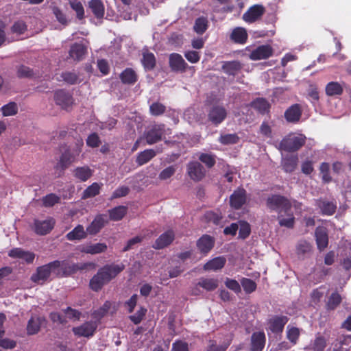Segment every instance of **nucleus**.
<instances>
[{"label":"nucleus","mask_w":351,"mask_h":351,"mask_svg":"<svg viewBox=\"0 0 351 351\" xmlns=\"http://www.w3.org/2000/svg\"><path fill=\"white\" fill-rule=\"evenodd\" d=\"M125 269L123 264H107L97 271L90 280L89 287L98 292Z\"/></svg>","instance_id":"obj_1"},{"label":"nucleus","mask_w":351,"mask_h":351,"mask_svg":"<svg viewBox=\"0 0 351 351\" xmlns=\"http://www.w3.org/2000/svg\"><path fill=\"white\" fill-rule=\"evenodd\" d=\"M83 145L82 140H80L78 141L75 145L66 147L62 153L58 163L55 166V169L64 171L73 162H75L80 154L82 152Z\"/></svg>","instance_id":"obj_2"},{"label":"nucleus","mask_w":351,"mask_h":351,"mask_svg":"<svg viewBox=\"0 0 351 351\" xmlns=\"http://www.w3.org/2000/svg\"><path fill=\"white\" fill-rule=\"evenodd\" d=\"M267 207L272 211H276L278 215L282 213H287L291 209L290 200L281 195L274 194L269 196L266 199Z\"/></svg>","instance_id":"obj_3"},{"label":"nucleus","mask_w":351,"mask_h":351,"mask_svg":"<svg viewBox=\"0 0 351 351\" xmlns=\"http://www.w3.org/2000/svg\"><path fill=\"white\" fill-rule=\"evenodd\" d=\"M305 143L306 137L304 135L289 134L281 140L278 149L288 152H294L304 146Z\"/></svg>","instance_id":"obj_4"},{"label":"nucleus","mask_w":351,"mask_h":351,"mask_svg":"<svg viewBox=\"0 0 351 351\" xmlns=\"http://www.w3.org/2000/svg\"><path fill=\"white\" fill-rule=\"evenodd\" d=\"M58 265V261L56 260L37 267L36 272L31 277L32 280L37 284H43L48 280L51 273L56 274Z\"/></svg>","instance_id":"obj_5"},{"label":"nucleus","mask_w":351,"mask_h":351,"mask_svg":"<svg viewBox=\"0 0 351 351\" xmlns=\"http://www.w3.org/2000/svg\"><path fill=\"white\" fill-rule=\"evenodd\" d=\"M58 269H56V276L58 278L69 276L79 270H84L86 268V264L70 263L67 261H58Z\"/></svg>","instance_id":"obj_6"},{"label":"nucleus","mask_w":351,"mask_h":351,"mask_svg":"<svg viewBox=\"0 0 351 351\" xmlns=\"http://www.w3.org/2000/svg\"><path fill=\"white\" fill-rule=\"evenodd\" d=\"M288 322L289 317L286 315H274L267 321L268 330L274 334L280 335Z\"/></svg>","instance_id":"obj_7"},{"label":"nucleus","mask_w":351,"mask_h":351,"mask_svg":"<svg viewBox=\"0 0 351 351\" xmlns=\"http://www.w3.org/2000/svg\"><path fill=\"white\" fill-rule=\"evenodd\" d=\"M55 223V220L51 217L45 220L34 219L32 228L36 234L46 235L53 230Z\"/></svg>","instance_id":"obj_8"},{"label":"nucleus","mask_w":351,"mask_h":351,"mask_svg":"<svg viewBox=\"0 0 351 351\" xmlns=\"http://www.w3.org/2000/svg\"><path fill=\"white\" fill-rule=\"evenodd\" d=\"M97 327V322L88 321L79 326L73 327L72 330L76 336L89 338L95 335Z\"/></svg>","instance_id":"obj_9"},{"label":"nucleus","mask_w":351,"mask_h":351,"mask_svg":"<svg viewBox=\"0 0 351 351\" xmlns=\"http://www.w3.org/2000/svg\"><path fill=\"white\" fill-rule=\"evenodd\" d=\"M227 114V110L223 106L215 105L210 108L208 113V120L213 125H218L226 119Z\"/></svg>","instance_id":"obj_10"},{"label":"nucleus","mask_w":351,"mask_h":351,"mask_svg":"<svg viewBox=\"0 0 351 351\" xmlns=\"http://www.w3.org/2000/svg\"><path fill=\"white\" fill-rule=\"evenodd\" d=\"M187 173L194 182L201 181L206 175L203 165L197 161H191L186 166Z\"/></svg>","instance_id":"obj_11"},{"label":"nucleus","mask_w":351,"mask_h":351,"mask_svg":"<svg viewBox=\"0 0 351 351\" xmlns=\"http://www.w3.org/2000/svg\"><path fill=\"white\" fill-rule=\"evenodd\" d=\"M54 101L56 105L60 106L64 110H67L74 103L72 95L63 89L58 90L54 93Z\"/></svg>","instance_id":"obj_12"},{"label":"nucleus","mask_w":351,"mask_h":351,"mask_svg":"<svg viewBox=\"0 0 351 351\" xmlns=\"http://www.w3.org/2000/svg\"><path fill=\"white\" fill-rule=\"evenodd\" d=\"M265 12V8L263 5L255 4L250 7L243 14V19L248 23H252L259 20Z\"/></svg>","instance_id":"obj_13"},{"label":"nucleus","mask_w":351,"mask_h":351,"mask_svg":"<svg viewBox=\"0 0 351 351\" xmlns=\"http://www.w3.org/2000/svg\"><path fill=\"white\" fill-rule=\"evenodd\" d=\"M109 222L108 217L104 214H99L95 216L93 221L86 228V231L90 235H95Z\"/></svg>","instance_id":"obj_14"},{"label":"nucleus","mask_w":351,"mask_h":351,"mask_svg":"<svg viewBox=\"0 0 351 351\" xmlns=\"http://www.w3.org/2000/svg\"><path fill=\"white\" fill-rule=\"evenodd\" d=\"M47 319L43 316L34 315L27 322L26 330L28 335L38 334L43 326L46 325Z\"/></svg>","instance_id":"obj_15"},{"label":"nucleus","mask_w":351,"mask_h":351,"mask_svg":"<svg viewBox=\"0 0 351 351\" xmlns=\"http://www.w3.org/2000/svg\"><path fill=\"white\" fill-rule=\"evenodd\" d=\"M169 64L171 71L176 73H184L188 66L182 56L177 53L170 54L169 58Z\"/></svg>","instance_id":"obj_16"},{"label":"nucleus","mask_w":351,"mask_h":351,"mask_svg":"<svg viewBox=\"0 0 351 351\" xmlns=\"http://www.w3.org/2000/svg\"><path fill=\"white\" fill-rule=\"evenodd\" d=\"M246 199V191L243 188H239L230 195V205L234 209L239 210L245 204Z\"/></svg>","instance_id":"obj_17"},{"label":"nucleus","mask_w":351,"mask_h":351,"mask_svg":"<svg viewBox=\"0 0 351 351\" xmlns=\"http://www.w3.org/2000/svg\"><path fill=\"white\" fill-rule=\"evenodd\" d=\"M274 50L269 45H260L254 49L250 54L252 60L267 59L273 55Z\"/></svg>","instance_id":"obj_18"},{"label":"nucleus","mask_w":351,"mask_h":351,"mask_svg":"<svg viewBox=\"0 0 351 351\" xmlns=\"http://www.w3.org/2000/svg\"><path fill=\"white\" fill-rule=\"evenodd\" d=\"M302 110L300 104H295L289 107L285 112V118L289 123H298L302 117Z\"/></svg>","instance_id":"obj_19"},{"label":"nucleus","mask_w":351,"mask_h":351,"mask_svg":"<svg viewBox=\"0 0 351 351\" xmlns=\"http://www.w3.org/2000/svg\"><path fill=\"white\" fill-rule=\"evenodd\" d=\"M175 239V233L169 230L162 233L155 241L153 247L156 250L163 249L169 245Z\"/></svg>","instance_id":"obj_20"},{"label":"nucleus","mask_w":351,"mask_h":351,"mask_svg":"<svg viewBox=\"0 0 351 351\" xmlns=\"http://www.w3.org/2000/svg\"><path fill=\"white\" fill-rule=\"evenodd\" d=\"M196 245L199 252L206 255L213 248L215 240L211 236L204 234L197 241Z\"/></svg>","instance_id":"obj_21"},{"label":"nucleus","mask_w":351,"mask_h":351,"mask_svg":"<svg viewBox=\"0 0 351 351\" xmlns=\"http://www.w3.org/2000/svg\"><path fill=\"white\" fill-rule=\"evenodd\" d=\"M163 124L156 125L149 130L145 134V139L147 143L149 145H153L162 139V136L164 134Z\"/></svg>","instance_id":"obj_22"},{"label":"nucleus","mask_w":351,"mask_h":351,"mask_svg":"<svg viewBox=\"0 0 351 351\" xmlns=\"http://www.w3.org/2000/svg\"><path fill=\"white\" fill-rule=\"evenodd\" d=\"M219 281L215 278H200L196 285V287L193 290V295L198 294L197 287H200L207 291H213L218 287Z\"/></svg>","instance_id":"obj_23"},{"label":"nucleus","mask_w":351,"mask_h":351,"mask_svg":"<svg viewBox=\"0 0 351 351\" xmlns=\"http://www.w3.org/2000/svg\"><path fill=\"white\" fill-rule=\"evenodd\" d=\"M315 241L319 251H323L328 247V235L327 230L324 227H317L315 232Z\"/></svg>","instance_id":"obj_24"},{"label":"nucleus","mask_w":351,"mask_h":351,"mask_svg":"<svg viewBox=\"0 0 351 351\" xmlns=\"http://www.w3.org/2000/svg\"><path fill=\"white\" fill-rule=\"evenodd\" d=\"M265 341L266 337L263 331L254 332L251 337V351H262Z\"/></svg>","instance_id":"obj_25"},{"label":"nucleus","mask_w":351,"mask_h":351,"mask_svg":"<svg viewBox=\"0 0 351 351\" xmlns=\"http://www.w3.org/2000/svg\"><path fill=\"white\" fill-rule=\"evenodd\" d=\"M250 106L261 114H268L271 108V104L269 101L263 97L254 99L250 103Z\"/></svg>","instance_id":"obj_26"},{"label":"nucleus","mask_w":351,"mask_h":351,"mask_svg":"<svg viewBox=\"0 0 351 351\" xmlns=\"http://www.w3.org/2000/svg\"><path fill=\"white\" fill-rule=\"evenodd\" d=\"M316 206L320 209L324 215H332L337 210V204L335 202H330L322 199L316 200Z\"/></svg>","instance_id":"obj_27"},{"label":"nucleus","mask_w":351,"mask_h":351,"mask_svg":"<svg viewBox=\"0 0 351 351\" xmlns=\"http://www.w3.org/2000/svg\"><path fill=\"white\" fill-rule=\"evenodd\" d=\"M87 53V47L83 43H75L71 46L69 56L73 60L81 61Z\"/></svg>","instance_id":"obj_28"},{"label":"nucleus","mask_w":351,"mask_h":351,"mask_svg":"<svg viewBox=\"0 0 351 351\" xmlns=\"http://www.w3.org/2000/svg\"><path fill=\"white\" fill-rule=\"evenodd\" d=\"M9 256L12 258L24 260L28 264L32 263L35 258L34 253L25 251L21 248H14L11 250L9 252Z\"/></svg>","instance_id":"obj_29"},{"label":"nucleus","mask_w":351,"mask_h":351,"mask_svg":"<svg viewBox=\"0 0 351 351\" xmlns=\"http://www.w3.org/2000/svg\"><path fill=\"white\" fill-rule=\"evenodd\" d=\"M112 303L110 301H106L104 304L97 310H95L91 313L93 320L95 322H97V326L101 323V320L104 317L111 308Z\"/></svg>","instance_id":"obj_30"},{"label":"nucleus","mask_w":351,"mask_h":351,"mask_svg":"<svg viewBox=\"0 0 351 351\" xmlns=\"http://www.w3.org/2000/svg\"><path fill=\"white\" fill-rule=\"evenodd\" d=\"M226 263V259L223 256H217L204 264L203 268L205 271H217L222 269Z\"/></svg>","instance_id":"obj_31"},{"label":"nucleus","mask_w":351,"mask_h":351,"mask_svg":"<svg viewBox=\"0 0 351 351\" xmlns=\"http://www.w3.org/2000/svg\"><path fill=\"white\" fill-rule=\"evenodd\" d=\"M247 31L243 27H238L234 28L230 34V39L237 44H245L247 42Z\"/></svg>","instance_id":"obj_32"},{"label":"nucleus","mask_w":351,"mask_h":351,"mask_svg":"<svg viewBox=\"0 0 351 351\" xmlns=\"http://www.w3.org/2000/svg\"><path fill=\"white\" fill-rule=\"evenodd\" d=\"M298 158L297 156H287L282 158L281 166L287 173H292L297 167Z\"/></svg>","instance_id":"obj_33"},{"label":"nucleus","mask_w":351,"mask_h":351,"mask_svg":"<svg viewBox=\"0 0 351 351\" xmlns=\"http://www.w3.org/2000/svg\"><path fill=\"white\" fill-rule=\"evenodd\" d=\"M87 234L86 230H84V226L79 224L66 234V238L69 241L82 240L86 238Z\"/></svg>","instance_id":"obj_34"},{"label":"nucleus","mask_w":351,"mask_h":351,"mask_svg":"<svg viewBox=\"0 0 351 351\" xmlns=\"http://www.w3.org/2000/svg\"><path fill=\"white\" fill-rule=\"evenodd\" d=\"M141 59L142 64L145 71L153 70L156 64V60L153 53L148 50L143 51Z\"/></svg>","instance_id":"obj_35"},{"label":"nucleus","mask_w":351,"mask_h":351,"mask_svg":"<svg viewBox=\"0 0 351 351\" xmlns=\"http://www.w3.org/2000/svg\"><path fill=\"white\" fill-rule=\"evenodd\" d=\"M88 7L97 19H101L104 18L105 8L101 0H90L88 2Z\"/></svg>","instance_id":"obj_36"},{"label":"nucleus","mask_w":351,"mask_h":351,"mask_svg":"<svg viewBox=\"0 0 351 351\" xmlns=\"http://www.w3.org/2000/svg\"><path fill=\"white\" fill-rule=\"evenodd\" d=\"M119 77L121 82L125 84H134L138 80V76L132 68L124 69L121 73Z\"/></svg>","instance_id":"obj_37"},{"label":"nucleus","mask_w":351,"mask_h":351,"mask_svg":"<svg viewBox=\"0 0 351 351\" xmlns=\"http://www.w3.org/2000/svg\"><path fill=\"white\" fill-rule=\"evenodd\" d=\"M128 208L125 206H118L108 210L109 220L118 221L121 220L127 214Z\"/></svg>","instance_id":"obj_38"},{"label":"nucleus","mask_w":351,"mask_h":351,"mask_svg":"<svg viewBox=\"0 0 351 351\" xmlns=\"http://www.w3.org/2000/svg\"><path fill=\"white\" fill-rule=\"evenodd\" d=\"M241 69V64L239 61L225 62L222 65V70L229 75H236Z\"/></svg>","instance_id":"obj_39"},{"label":"nucleus","mask_w":351,"mask_h":351,"mask_svg":"<svg viewBox=\"0 0 351 351\" xmlns=\"http://www.w3.org/2000/svg\"><path fill=\"white\" fill-rule=\"evenodd\" d=\"M223 216L219 210H208L204 215V219L208 223L218 226L220 224Z\"/></svg>","instance_id":"obj_40"},{"label":"nucleus","mask_w":351,"mask_h":351,"mask_svg":"<svg viewBox=\"0 0 351 351\" xmlns=\"http://www.w3.org/2000/svg\"><path fill=\"white\" fill-rule=\"evenodd\" d=\"M156 155V152L152 149H147L140 152L136 158V162L139 165H143L151 160Z\"/></svg>","instance_id":"obj_41"},{"label":"nucleus","mask_w":351,"mask_h":351,"mask_svg":"<svg viewBox=\"0 0 351 351\" xmlns=\"http://www.w3.org/2000/svg\"><path fill=\"white\" fill-rule=\"evenodd\" d=\"M101 186L102 184H99L97 182L93 183L83 191L82 199H86L88 198L94 197L99 195Z\"/></svg>","instance_id":"obj_42"},{"label":"nucleus","mask_w":351,"mask_h":351,"mask_svg":"<svg viewBox=\"0 0 351 351\" xmlns=\"http://www.w3.org/2000/svg\"><path fill=\"white\" fill-rule=\"evenodd\" d=\"M74 176L81 181L85 182L92 176V171L87 166L77 167L74 170Z\"/></svg>","instance_id":"obj_43"},{"label":"nucleus","mask_w":351,"mask_h":351,"mask_svg":"<svg viewBox=\"0 0 351 351\" xmlns=\"http://www.w3.org/2000/svg\"><path fill=\"white\" fill-rule=\"evenodd\" d=\"M285 214L287 216V218H283L282 213L278 215V219L279 225L282 227L293 228L295 224V217L293 213L290 210Z\"/></svg>","instance_id":"obj_44"},{"label":"nucleus","mask_w":351,"mask_h":351,"mask_svg":"<svg viewBox=\"0 0 351 351\" xmlns=\"http://www.w3.org/2000/svg\"><path fill=\"white\" fill-rule=\"evenodd\" d=\"M107 245L104 243H97L87 245L83 250V252L86 254H96L104 252L107 250Z\"/></svg>","instance_id":"obj_45"},{"label":"nucleus","mask_w":351,"mask_h":351,"mask_svg":"<svg viewBox=\"0 0 351 351\" xmlns=\"http://www.w3.org/2000/svg\"><path fill=\"white\" fill-rule=\"evenodd\" d=\"M198 159L208 169L213 168L216 164V156L211 153H200Z\"/></svg>","instance_id":"obj_46"},{"label":"nucleus","mask_w":351,"mask_h":351,"mask_svg":"<svg viewBox=\"0 0 351 351\" xmlns=\"http://www.w3.org/2000/svg\"><path fill=\"white\" fill-rule=\"evenodd\" d=\"M343 90L341 85L336 82H329L326 86V93L328 96L341 95Z\"/></svg>","instance_id":"obj_47"},{"label":"nucleus","mask_w":351,"mask_h":351,"mask_svg":"<svg viewBox=\"0 0 351 351\" xmlns=\"http://www.w3.org/2000/svg\"><path fill=\"white\" fill-rule=\"evenodd\" d=\"M70 7L75 12L76 17L78 20H83L85 17L84 8L81 1L79 0H69Z\"/></svg>","instance_id":"obj_48"},{"label":"nucleus","mask_w":351,"mask_h":351,"mask_svg":"<svg viewBox=\"0 0 351 351\" xmlns=\"http://www.w3.org/2000/svg\"><path fill=\"white\" fill-rule=\"evenodd\" d=\"M300 330L297 327L288 326L287 328V338L291 343V346L295 345L300 337Z\"/></svg>","instance_id":"obj_49"},{"label":"nucleus","mask_w":351,"mask_h":351,"mask_svg":"<svg viewBox=\"0 0 351 351\" xmlns=\"http://www.w3.org/2000/svg\"><path fill=\"white\" fill-rule=\"evenodd\" d=\"M312 248V245L309 242L306 240H301L296 246V252L299 256L305 255L311 253Z\"/></svg>","instance_id":"obj_50"},{"label":"nucleus","mask_w":351,"mask_h":351,"mask_svg":"<svg viewBox=\"0 0 351 351\" xmlns=\"http://www.w3.org/2000/svg\"><path fill=\"white\" fill-rule=\"evenodd\" d=\"M60 197L55 193H49L42 198L43 205L45 207H52L55 204H58Z\"/></svg>","instance_id":"obj_51"},{"label":"nucleus","mask_w":351,"mask_h":351,"mask_svg":"<svg viewBox=\"0 0 351 351\" xmlns=\"http://www.w3.org/2000/svg\"><path fill=\"white\" fill-rule=\"evenodd\" d=\"M239 141V137L237 134H221L219 138V142L222 145L237 144Z\"/></svg>","instance_id":"obj_52"},{"label":"nucleus","mask_w":351,"mask_h":351,"mask_svg":"<svg viewBox=\"0 0 351 351\" xmlns=\"http://www.w3.org/2000/svg\"><path fill=\"white\" fill-rule=\"evenodd\" d=\"M208 28V21L204 17H199L195 20L194 31L198 34H203Z\"/></svg>","instance_id":"obj_53"},{"label":"nucleus","mask_w":351,"mask_h":351,"mask_svg":"<svg viewBox=\"0 0 351 351\" xmlns=\"http://www.w3.org/2000/svg\"><path fill=\"white\" fill-rule=\"evenodd\" d=\"M166 111V106L160 102L156 101L149 106V112L152 116L162 115Z\"/></svg>","instance_id":"obj_54"},{"label":"nucleus","mask_w":351,"mask_h":351,"mask_svg":"<svg viewBox=\"0 0 351 351\" xmlns=\"http://www.w3.org/2000/svg\"><path fill=\"white\" fill-rule=\"evenodd\" d=\"M341 297L337 292L332 293L328 298L326 304L328 310L335 309L341 302Z\"/></svg>","instance_id":"obj_55"},{"label":"nucleus","mask_w":351,"mask_h":351,"mask_svg":"<svg viewBox=\"0 0 351 351\" xmlns=\"http://www.w3.org/2000/svg\"><path fill=\"white\" fill-rule=\"evenodd\" d=\"M241 285L247 294H250L255 291L257 287L256 282L253 280L247 278H242L241 280Z\"/></svg>","instance_id":"obj_56"},{"label":"nucleus","mask_w":351,"mask_h":351,"mask_svg":"<svg viewBox=\"0 0 351 351\" xmlns=\"http://www.w3.org/2000/svg\"><path fill=\"white\" fill-rule=\"evenodd\" d=\"M18 112V106L15 102H10L1 107V113L3 116H13Z\"/></svg>","instance_id":"obj_57"},{"label":"nucleus","mask_w":351,"mask_h":351,"mask_svg":"<svg viewBox=\"0 0 351 351\" xmlns=\"http://www.w3.org/2000/svg\"><path fill=\"white\" fill-rule=\"evenodd\" d=\"M239 237L245 239L251 233V227L249 223L245 221H239Z\"/></svg>","instance_id":"obj_58"},{"label":"nucleus","mask_w":351,"mask_h":351,"mask_svg":"<svg viewBox=\"0 0 351 351\" xmlns=\"http://www.w3.org/2000/svg\"><path fill=\"white\" fill-rule=\"evenodd\" d=\"M34 74L33 70L25 65H21L17 69V75L20 78H31Z\"/></svg>","instance_id":"obj_59"},{"label":"nucleus","mask_w":351,"mask_h":351,"mask_svg":"<svg viewBox=\"0 0 351 351\" xmlns=\"http://www.w3.org/2000/svg\"><path fill=\"white\" fill-rule=\"evenodd\" d=\"M224 283L228 289L234 291L235 293L238 294L241 292V285L236 280L226 278Z\"/></svg>","instance_id":"obj_60"},{"label":"nucleus","mask_w":351,"mask_h":351,"mask_svg":"<svg viewBox=\"0 0 351 351\" xmlns=\"http://www.w3.org/2000/svg\"><path fill=\"white\" fill-rule=\"evenodd\" d=\"M147 312V309L144 307H140V308L132 315L129 317V319L134 324H138L143 319Z\"/></svg>","instance_id":"obj_61"},{"label":"nucleus","mask_w":351,"mask_h":351,"mask_svg":"<svg viewBox=\"0 0 351 351\" xmlns=\"http://www.w3.org/2000/svg\"><path fill=\"white\" fill-rule=\"evenodd\" d=\"M228 346L229 343L217 345L216 341L210 340L205 351H226Z\"/></svg>","instance_id":"obj_62"},{"label":"nucleus","mask_w":351,"mask_h":351,"mask_svg":"<svg viewBox=\"0 0 351 351\" xmlns=\"http://www.w3.org/2000/svg\"><path fill=\"white\" fill-rule=\"evenodd\" d=\"M53 14L55 15L57 21L62 25H66L68 20L65 14L57 6L52 8Z\"/></svg>","instance_id":"obj_63"},{"label":"nucleus","mask_w":351,"mask_h":351,"mask_svg":"<svg viewBox=\"0 0 351 351\" xmlns=\"http://www.w3.org/2000/svg\"><path fill=\"white\" fill-rule=\"evenodd\" d=\"M326 346V340L322 336H318L315 338L313 344L314 351H324Z\"/></svg>","instance_id":"obj_64"}]
</instances>
